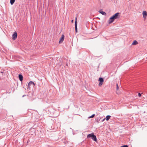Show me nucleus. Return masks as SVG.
<instances>
[{
    "label": "nucleus",
    "instance_id": "obj_14",
    "mask_svg": "<svg viewBox=\"0 0 147 147\" xmlns=\"http://www.w3.org/2000/svg\"><path fill=\"white\" fill-rule=\"evenodd\" d=\"M15 0H10V3L11 5H13L14 3Z\"/></svg>",
    "mask_w": 147,
    "mask_h": 147
},
{
    "label": "nucleus",
    "instance_id": "obj_8",
    "mask_svg": "<svg viewBox=\"0 0 147 147\" xmlns=\"http://www.w3.org/2000/svg\"><path fill=\"white\" fill-rule=\"evenodd\" d=\"M142 14L144 18H145L147 16V12L145 11H144L143 12Z\"/></svg>",
    "mask_w": 147,
    "mask_h": 147
},
{
    "label": "nucleus",
    "instance_id": "obj_6",
    "mask_svg": "<svg viewBox=\"0 0 147 147\" xmlns=\"http://www.w3.org/2000/svg\"><path fill=\"white\" fill-rule=\"evenodd\" d=\"M18 78L20 81L22 82L23 79V77L22 74H19Z\"/></svg>",
    "mask_w": 147,
    "mask_h": 147
},
{
    "label": "nucleus",
    "instance_id": "obj_3",
    "mask_svg": "<svg viewBox=\"0 0 147 147\" xmlns=\"http://www.w3.org/2000/svg\"><path fill=\"white\" fill-rule=\"evenodd\" d=\"M17 34L16 32H14L12 35V38L13 40H14L16 39L17 37Z\"/></svg>",
    "mask_w": 147,
    "mask_h": 147
},
{
    "label": "nucleus",
    "instance_id": "obj_10",
    "mask_svg": "<svg viewBox=\"0 0 147 147\" xmlns=\"http://www.w3.org/2000/svg\"><path fill=\"white\" fill-rule=\"evenodd\" d=\"M94 135V134L93 133L89 134L87 135V138H92V136Z\"/></svg>",
    "mask_w": 147,
    "mask_h": 147
},
{
    "label": "nucleus",
    "instance_id": "obj_19",
    "mask_svg": "<svg viewBox=\"0 0 147 147\" xmlns=\"http://www.w3.org/2000/svg\"><path fill=\"white\" fill-rule=\"evenodd\" d=\"M128 146L127 145H123V146H121V147H128Z\"/></svg>",
    "mask_w": 147,
    "mask_h": 147
},
{
    "label": "nucleus",
    "instance_id": "obj_1",
    "mask_svg": "<svg viewBox=\"0 0 147 147\" xmlns=\"http://www.w3.org/2000/svg\"><path fill=\"white\" fill-rule=\"evenodd\" d=\"M98 81L99 82V86H101L103 84L104 82V79L103 78L101 77L99 78L98 79Z\"/></svg>",
    "mask_w": 147,
    "mask_h": 147
},
{
    "label": "nucleus",
    "instance_id": "obj_4",
    "mask_svg": "<svg viewBox=\"0 0 147 147\" xmlns=\"http://www.w3.org/2000/svg\"><path fill=\"white\" fill-rule=\"evenodd\" d=\"M64 35L63 34H62L61 36V38L60 39L59 41V44L61 43L64 40Z\"/></svg>",
    "mask_w": 147,
    "mask_h": 147
},
{
    "label": "nucleus",
    "instance_id": "obj_20",
    "mask_svg": "<svg viewBox=\"0 0 147 147\" xmlns=\"http://www.w3.org/2000/svg\"><path fill=\"white\" fill-rule=\"evenodd\" d=\"M138 96L139 97H140L141 96V94L140 93H139L138 94Z\"/></svg>",
    "mask_w": 147,
    "mask_h": 147
},
{
    "label": "nucleus",
    "instance_id": "obj_11",
    "mask_svg": "<svg viewBox=\"0 0 147 147\" xmlns=\"http://www.w3.org/2000/svg\"><path fill=\"white\" fill-rule=\"evenodd\" d=\"M138 43V42L136 40H134L133 41L132 44L133 45H137Z\"/></svg>",
    "mask_w": 147,
    "mask_h": 147
},
{
    "label": "nucleus",
    "instance_id": "obj_23",
    "mask_svg": "<svg viewBox=\"0 0 147 147\" xmlns=\"http://www.w3.org/2000/svg\"><path fill=\"white\" fill-rule=\"evenodd\" d=\"M25 96V95H24L22 97H23L24 96Z\"/></svg>",
    "mask_w": 147,
    "mask_h": 147
},
{
    "label": "nucleus",
    "instance_id": "obj_7",
    "mask_svg": "<svg viewBox=\"0 0 147 147\" xmlns=\"http://www.w3.org/2000/svg\"><path fill=\"white\" fill-rule=\"evenodd\" d=\"M114 20L115 19L112 17H111L108 21L109 23L111 24L112 23Z\"/></svg>",
    "mask_w": 147,
    "mask_h": 147
},
{
    "label": "nucleus",
    "instance_id": "obj_18",
    "mask_svg": "<svg viewBox=\"0 0 147 147\" xmlns=\"http://www.w3.org/2000/svg\"><path fill=\"white\" fill-rule=\"evenodd\" d=\"M119 89V86L118 84L117 83L116 84V90H118Z\"/></svg>",
    "mask_w": 147,
    "mask_h": 147
},
{
    "label": "nucleus",
    "instance_id": "obj_22",
    "mask_svg": "<svg viewBox=\"0 0 147 147\" xmlns=\"http://www.w3.org/2000/svg\"><path fill=\"white\" fill-rule=\"evenodd\" d=\"M105 118L104 119H103V121H104L105 119Z\"/></svg>",
    "mask_w": 147,
    "mask_h": 147
},
{
    "label": "nucleus",
    "instance_id": "obj_12",
    "mask_svg": "<svg viewBox=\"0 0 147 147\" xmlns=\"http://www.w3.org/2000/svg\"><path fill=\"white\" fill-rule=\"evenodd\" d=\"M111 116L110 115H107L105 118V119H106V120L107 121H108L109 120Z\"/></svg>",
    "mask_w": 147,
    "mask_h": 147
},
{
    "label": "nucleus",
    "instance_id": "obj_17",
    "mask_svg": "<svg viewBox=\"0 0 147 147\" xmlns=\"http://www.w3.org/2000/svg\"><path fill=\"white\" fill-rule=\"evenodd\" d=\"M77 18L76 17L75 18V24H77Z\"/></svg>",
    "mask_w": 147,
    "mask_h": 147
},
{
    "label": "nucleus",
    "instance_id": "obj_21",
    "mask_svg": "<svg viewBox=\"0 0 147 147\" xmlns=\"http://www.w3.org/2000/svg\"><path fill=\"white\" fill-rule=\"evenodd\" d=\"M71 22H72V23H73V22H74V20H71Z\"/></svg>",
    "mask_w": 147,
    "mask_h": 147
},
{
    "label": "nucleus",
    "instance_id": "obj_16",
    "mask_svg": "<svg viewBox=\"0 0 147 147\" xmlns=\"http://www.w3.org/2000/svg\"><path fill=\"white\" fill-rule=\"evenodd\" d=\"M95 115L94 114L92 115L91 116L89 117V118H93Z\"/></svg>",
    "mask_w": 147,
    "mask_h": 147
},
{
    "label": "nucleus",
    "instance_id": "obj_13",
    "mask_svg": "<svg viewBox=\"0 0 147 147\" xmlns=\"http://www.w3.org/2000/svg\"><path fill=\"white\" fill-rule=\"evenodd\" d=\"M100 13L103 15H106V13L105 12L103 11H100Z\"/></svg>",
    "mask_w": 147,
    "mask_h": 147
},
{
    "label": "nucleus",
    "instance_id": "obj_5",
    "mask_svg": "<svg viewBox=\"0 0 147 147\" xmlns=\"http://www.w3.org/2000/svg\"><path fill=\"white\" fill-rule=\"evenodd\" d=\"M34 83L32 81H30L28 84V87L30 88V87L32 86L33 87L35 86Z\"/></svg>",
    "mask_w": 147,
    "mask_h": 147
},
{
    "label": "nucleus",
    "instance_id": "obj_15",
    "mask_svg": "<svg viewBox=\"0 0 147 147\" xmlns=\"http://www.w3.org/2000/svg\"><path fill=\"white\" fill-rule=\"evenodd\" d=\"M75 28L76 32H77V24H75Z\"/></svg>",
    "mask_w": 147,
    "mask_h": 147
},
{
    "label": "nucleus",
    "instance_id": "obj_2",
    "mask_svg": "<svg viewBox=\"0 0 147 147\" xmlns=\"http://www.w3.org/2000/svg\"><path fill=\"white\" fill-rule=\"evenodd\" d=\"M119 13H116L112 17L115 20V19L118 18H119Z\"/></svg>",
    "mask_w": 147,
    "mask_h": 147
},
{
    "label": "nucleus",
    "instance_id": "obj_9",
    "mask_svg": "<svg viewBox=\"0 0 147 147\" xmlns=\"http://www.w3.org/2000/svg\"><path fill=\"white\" fill-rule=\"evenodd\" d=\"M92 139L93 141L95 142H97V141L96 137V136L94 134L93 136L92 137Z\"/></svg>",
    "mask_w": 147,
    "mask_h": 147
}]
</instances>
